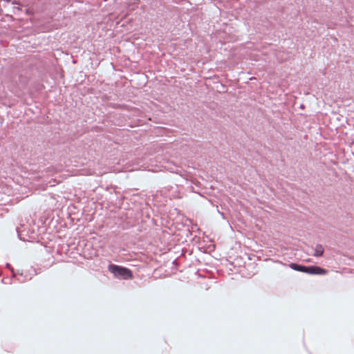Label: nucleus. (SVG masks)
Instances as JSON below:
<instances>
[{
  "label": "nucleus",
  "instance_id": "7ed1b4c3",
  "mask_svg": "<svg viewBox=\"0 0 354 354\" xmlns=\"http://www.w3.org/2000/svg\"><path fill=\"white\" fill-rule=\"evenodd\" d=\"M289 266L292 270H297V271H299V272H305V273H306L307 270H308V266H304L298 265V264L294 263H290Z\"/></svg>",
  "mask_w": 354,
  "mask_h": 354
},
{
  "label": "nucleus",
  "instance_id": "f257e3e1",
  "mask_svg": "<svg viewBox=\"0 0 354 354\" xmlns=\"http://www.w3.org/2000/svg\"><path fill=\"white\" fill-rule=\"evenodd\" d=\"M109 270L116 277H120L124 279H132L133 277L131 270L118 265H110Z\"/></svg>",
  "mask_w": 354,
  "mask_h": 354
},
{
  "label": "nucleus",
  "instance_id": "f03ea898",
  "mask_svg": "<svg viewBox=\"0 0 354 354\" xmlns=\"http://www.w3.org/2000/svg\"><path fill=\"white\" fill-rule=\"evenodd\" d=\"M306 273L310 274H319V275H323L326 274L328 273V271L326 269H324L319 266H308V270Z\"/></svg>",
  "mask_w": 354,
  "mask_h": 354
},
{
  "label": "nucleus",
  "instance_id": "20e7f679",
  "mask_svg": "<svg viewBox=\"0 0 354 354\" xmlns=\"http://www.w3.org/2000/svg\"><path fill=\"white\" fill-rule=\"evenodd\" d=\"M324 253V248L322 245H317L315 248V257H321Z\"/></svg>",
  "mask_w": 354,
  "mask_h": 354
}]
</instances>
